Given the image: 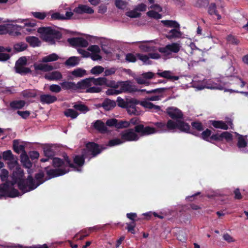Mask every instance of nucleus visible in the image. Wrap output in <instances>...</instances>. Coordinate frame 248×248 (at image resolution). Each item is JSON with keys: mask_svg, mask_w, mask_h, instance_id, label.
<instances>
[{"mask_svg": "<svg viewBox=\"0 0 248 248\" xmlns=\"http://www.w3.org/2000/svg\"><path fill=\"white\" fill-rule=\"evenodd\" d=\"M37 32L40 34L41 38L49 45H54L56 40L60 39L62 37V33L50 27H40Z\"/></svg>", "mask_w": 248, "mask_h": 248, "instance_id": "1", "label": "nucleus"}, {"mask_svg": "<svg viewBox=\"0 0 248 248\" xmlns=\"http://www.w3.org/2000/svg\"><path fill=\"white\" fill-rule=\"evenodd\" d=\"M24 173L22 169L17 167L16 170L14 171L12 175V180L10 181L12 186L15 184L17 185L18 188L23 193H27V178L25 179L24 178Z\"/></svg>", "mask_w": 248, "mask_h": 248, "instance_id": "2", "label": "nucleus"}, {"mask_svg": "<svg viewBox=\"0 0 248 248\" xmlns=\"http://www.w3.org/2000/svg\"><path fill=\"white\" fill-rule=\"evenodd\" d=\"M128 122L129 123V125L130 124L135 125L133 128L135 132L140 134L141 136L153 134L156 131L154 127L149 126H144L143 124H139L140 120L136 117L131 118Z\"/></svg>", "mask_w": 248, "mask_h": 248, "instance_id": "3", "label": "nucleus"}, {"mask_svg": "<svg viewBox=\"0 0 248 248\" xmlns=\"http://www.w3.org/2000/svg\"><path fill=\"white\" fill-rule=\"evenodd\" d=\"M45 173L42 170L39 171L34 175V179L31 175L27 177V192L32 191L36 188L38 186L47 181L46 177L45 178Z\"/></svg>", "mask_w": 248, "mask_h": 248, "instance_id": "4", "label": "nucleus"}, {"mask_svg": "<svg viewBox=\"0 0 248 248\" xmlns=\"http://www.w3.org/2000/svg\"><path fill=\"white\" fill-rule=\"evenodd\" d=\"M85 147L82 151L85 152L89 159L95 157L100 154L103 150V148L99 144L94 142H88L86 144Z\"/></svg>", "mask_w": 248, "mask_h": 248, "instance_id": "5", "label": "nucleus"}, {"mask_svg": "<svg viewBox=\"0 0 248 248\" xmlns=\"http://www.w3.org/2000/svg\"><path fill=\"white\" fill-rule=\"evenodd\" d=\"M14 186H12L10 181H6L3 183L2 194H1V197L15 198L20 195L18 190L13 187Z\"/></svg>", "mask_w": 248, "mask_h": 248, "instance_id": "6", "label": "nucleus"}, {"mask_svg": "<svg viewBox=\"0 0 248 248\" xmlns=\"http://www.w3.org/2000/svg\"><path fill=\"white\" fill-rule=\"evenodd\" d=\"M138 134L133 128H128L121 132L120 135L124 143L138 140L140 137Z\"/></svg>", "mask_w": 248, "mask_h": 248, "instance_id": "7", "label": "nucleus"}, {"mask_svg": "<svg viewBox=\"0 0 248 248\" xmlns=\"http://www.w3.org/2000/svg\"><path fill=\"white\" fill-rule=\"evenodd\" d=\"M181 46L179 44L173 43L171 44L166 45L165 47H159L158 50L161 53L166 55H169L173 53H178L180 50Z\"/></svg>", "mask_w": 248, "mask_h": 248, "instance_id": "8", "label": "nucleus"}, {"mask_svg": "<svg viewBox=\"0 0 248 248\" xmlns=\"http://www.w3.org/2000/svg\"><path fill=\"white\" fill-rule=\"evenodd\" d=\"M233 136L232 135L228 132H223L221 134H213L211 136V139L212 140V143H214V141H222L223 139H225L226 141L230 142L232 140Z\"/></svg>", "mask_w": 248, "mask_h": 248, "instance_id": "9", "label": "nucleus"}, {"mask_svg": "<svg viewBox=\"0 0 248 248\" xmlns=\"http://www.w3.org/2000/svg\"><path fill=\"white\" fill-rule=\"evenodd\" d=\"M69 171V169H52L46 171L47 176L46 180L63 175Z\"/></svg>", "mask_w": 248, "mask_h": 248, "instance_id": "10", "label": "nucleus"}, {"mask_svg": "<svg viewBox=\"0 0 248 248\" xmlns=\"http://www.w3.org/2000/svg\"><path fill=\"white\" fill-rule=\"evenodd\" d=\"M140 104V101L136 99L129 100L128 105L126 107L127 113L130 115H139L140 114L139 108L136 107V105Z\"/></svg>", "mask_w": 248, "mask_h": 248, "instance_id": "11", "label": "nucleus"}, {"mask_svg": "<svg viewBox=\"0 0 248 248\" xmlns=\"http://www.w3.org/2000/svg\"><path fill=\"white\" fill-rule=\"evenodd\" d=\"M67 42L72 46L87 47L88 42L82 37H73L67 39Z\"/></svg>", "mask_w": 248, "mask_h": 248, "instance_id": "12", "label": "nucleus"}, {"mask_svg": "<svg viewBox=\"0 0 248 248\" xmlns=\"http://www.w3.org/2000/svg\"><path fill=\"white\" fill-rule=\"evenodd\" d=\"M181 131L198 136L199 133L195 131L191 130L190 125L183 121H178L177 128Z\"/></svg>", "mask_w": 248, "mask_h": 248, "instance_id": "13", "label": "nucleus"}, {"mask_svg": "<svg viewBox=\"0 0 248 248\" xmlns=\"http://www.w3.org/2000/svg\"><path fill=\"white\" fill-rule=\"evenodd\" d=\"M23 29V27L20 25L14 24L13 23L6 24V29L7 33L9 35L17 36L21 34L20 31Z\"/></svg>", "mask_w": 248, "mask_h": 248, "instance_id": "14", "label": "nucleus"}, {"mask_svg": "<svg viewBox=\"0 0 248 248\" xmlns=\"http://www.w3.org/2000/svg\"><path fill=\"white\" fill-rule=\"evenodd\" d=\"M118 88H119V91L122 93L129 92L132 93L136 92L133 86L131 85L129 81H122L117 82Z\"/></svg>", "mask_w": 248, "mask_h": 248, "instance_id": "15", "label": "nucleus"}, {"mask_svg": "<svg viewBox=\"0 0 248 248\" xmlns=\"http://www.w3.org/2000/svg\"><path fill=\"white\" fill-rule=\"evenodd\" d=\"M167 114L173 119H181L183 118V114L182 111L174 107H170L166 109Z\"/></svg>", "mask_w": 248, "mask_h": 248, "instance_id": "16", "label": "nucleus"}, {"mask_svg": "<svg viewBox=\"0 0 248 248\" xmlns=\"http://www.w3.org/2000/svg\"><path fill=\"white\" fill-rule=\"evenodd\" d=\"M183 33L180 31V28H173L165 34V37L168 40L177 39L182 37Z\"/></svg>", "mask_w": 248, "mask_h": 248, "instance_id": "17", "label": "nucleus"}, {"mask_svg": "<svg viewBox=\"0 0 248 248\" xmlns=\"http://www.w3.org/2000/svg\"><path fill=\"white\" fill-rule=\"evenodd\" d=\"M74 12L78 14H83L84 13L92 14L93 13L94 11L91 7L86 5L80 4L74 9Z\"/></svg>", "mask_w": 248, "mask_h": 248, "instance_id": "18", "label": "nucleus"}, {"mask_svg": "<svg viewBox=\"0 0 248 248\" xmlns=\"http://www.w3.org/2000/svg\"><path fill=\"white\" fill-rule=\"evenodd\" d=\"M57 100V98L54 95L48 94H42L40 96V101L43 104H52Z\"/></svg>", "mask_w": 248, "mask_h": 248, "instance_id": "19", "label": "nucleus"}, {"mask_svg": "<svg viewBox=\"0 0 248 248\" xmlns=\"http://www.w3.org/2000/svg\"><path fill=\"white\" fill-rule=\"evenodd\" d=\"M92 82L90 78H86L78 81L76 84V90H86L91 86Z\"/></svg>", "mask_w": 248, "mask_h": 248, "instance_id": "20", "label": "nucleus"}, {"mask_svg": "<svg viewBox=\"0 0 248 248\" xmlns=\"http://www.w3.org/2000/svg\"><path fill=\"white\" fill-rule=\"evenodd\" d=\"M140 103L141 106L149 110H151L153 112H156L161 109L160 106L155 105L153 103L147 101H140Z\"/></svg>", "mask_w": 248, "mask_h": 248, "instance_id": "21", "label": "nucleus"}, {"mask_svg": "<svg viewBox=\"0 0 248 248\" xmlns=\"http://www.w3.org/2000/svg\"><path fill=\"white\" fill-rule=\"evenodd\" d=\"M33 66L36 71L40 70L43 72H49L53 69V66L48 64H37L36 63H34Z\"/></svg>", "mask_w": 248, "mask_h": 248, "instance_id": "22", "label": "nucleus"}, {"mask_svg": "<svg viewBox=\"0 0 248 248\" xmlns=\"http://www.w3.org/2000/svg\"><path fill=\"white\" fill-rule=\"evenodd\" d=\"M88 158L85 152L82 151V154L80 155H76L74 158V163L78 167H82L85 163V159Z\"/></svg>", "mask_w": 248, "mask_h": 248, "instance_id": "23", "label": "nucleus"}, {"mask_svg": "<svg viewBox=\"0 0 248 248\" xmlns=\"http://www.w3.org/2000/svg\"><path fill=\"white\" fill-rule=\"evenodd\" d=\"M210 123L215 128L223 130H228L229 129V126L227 124L222 121L211 120Z\"/></svg>", "mask_w": 248, "mask_h": 248, "instance_id": "24", "label": "nucleus"}, {"mask_svg": "<svg viewBox=\"0 0 248 248\" xmlns=\"http://www.w3.org/2000/svg\"><path fill=\"white\" fill-rule=\"evenodd\" d=\"M93 127L101 133H105L108 131V128L105 124L100 120H96L93 124Z\"/></svg>", "mask_w": 248, "mask_h": 248, "instance_id": "25", "label": "nucleus"}, {"mask_svg": "<svg viewBox=\"0 0 248 248\" xmlns=\"http://www.w3.org/2000/svg\"><path fill=\"white\" fill-rule=\"evenodd\" d=\"M116 106V102L111 100L109 99H105L100 106L103 107L104 109L107 111L110 110L115 107Z\"/></svg>", "mask_w": 248, "mask_h": 248, "instance_id": "26", "label": "nucleus"}, {"mask_svg": "<svg viewBox=\"0 0 248 248\" xmlns=\"http://www.w3.org/2000/svg\"><path fill=\"white\" fill-rule=\"evenodd\" d=\"M21 162L23 166L28 169H30L32 167V163L30 160L29 157L27 155L26 152L22 153L20 155Z\"/></svg>", "mask_w": 248, "mask_h": 248, "instance_id": "27", "label": "nucleus"}, {"mask_svg": "<svg viewBox=\"0 0 248 248\" xmlns=\"http://www.w3.org/2000/svg\"><path fill=\"white\" fill-rule=\"evenodd\" d=\"M26 41L33 47L39 46L41 44L38 38L35 36H28L26 38Z\"/></svg>", "mask_w": 248, "mask_h": 248, "instance_id": "28", "label": "nucleus"}, {"mask_svg": "<svg viewBox=\"0 0 248 248\" xmlns=\"http://www.w3.org/2000/svg\"><path fill=\"white\" fill-rule=\"evenodd\" d=\"M45 78L49 80H58L62 79V76L60 72L56 71L49 73L48 75H46Z\"/></svg>", "mask_w": 248, "mask_h": 248, "instance_id": "29", "label": "nucleus"}, {"mask_svg": "<svg viewBox=\"0 0 248 248\" xmlns=\"http://www.w3.org/2000/svg\"><path fill=\"white\" fill-rule=\"evenodd\" d=\"M170 71H164L162 72H157L156 75L160 77H162L168 79L177 80L179 79L178 76H171Z\"/></svg>", "mask_w": 248, "mask_h": 248, "instance_id": "30", "label": "nucleus"}, {"mask_svg": "<svg viewBox=\"0 0 248 248\" xmlns=\"http://www.w3.org/2000/svg\"><path fill=\"white\" fill-rule=\"evenodd\" d=\"M52 166L56 169H67L65 167L63 159L59 157H54L53 158Z\"/></svg>", "mask_w": 248, "mask_h": 248, "instance_id": "31", "label": "nucleus"}, {"mask_svg": "<svg viewBox=\"0 0 248 248\" xmlns=\"http://www.w3.org/2000/svg\"><path fill=\"white\" fill-rule=\"evenodd\" d=\"M212 131L207 128L205 130L203 131L202 133L200 135L199 134V136L198 137H200L203 140L208 141L210 143H212V140L211 139V136L212 135Z\"/></svg>", "mask_w": 248, "mask_h": 248, "instance_id": "32", "label": "nucleus"}, {"mask_svg": "<svg viewBox=\"0 0 248 248\" xmlns=\"http://www.w3.org/2000/svg\"><path fill=\"white\" fill-rule=\"evenodd\" d=\"M161 22L166 27L172 28H180V24L175 20H161Z\"/></svg>", "mask_w": 248, "mask_h": 248, "instance_id": "33", "label": "nucleus"}, {"mask_svg": "<svg viewBox=\"0 0 248 248\" xmlns=\"http://www.w3.org/2000/svg\"><path fill=\"white\" fill-rule=\"evenodd\" d=\"M12 22L16 23H23L24 22H25L24 26H22L23 28H24L25 27H34L36 25L35 21L33 19L31 21H29L27 19H18L15 20H13Z\"/></svg>", "mask_w": 248, "mask_h": 248, "instance_id": "34", "label": "nucleus"}, {"mask_svg": "<svg viewBox=\"0 0 248 248\" xmlns=\"http://www.w3.org/2000/svg\"><path fill=\"white\" fill-rule=\"evenodd\" d=\"M60 85L63 90H77L76 84L74 82L64 81L61 83Z\"/></svg>", "mask_w": 248, "mask_h": 248, "instance_id": "35", "label": "nucleus"}, {"mask_svg": "<svg viewBox=\"0 0 248 248\" xmlns=\"http://www.w3.org/2000/svg\"><path fill=\"white\" fill-rule=\"evenodd\" d=\"M26 104L24 100H15L10 103V106L13 109H21L23 108Z\"/></svg>", "mask_w": 248, "mask_h": 248, "instance_id": "36", "label": "nucleus"}, {"mask_svg": "<svg viewBox=\"0 0 248 248\" xmlns=\"http://www.w3.org/2000/svg\"><path fill=\"white\" fill-rule=\"evenodd\" d=\"M13 147L14 151L17 154H19L20 152L22 153L26 152L25 146L23 144H19L17 140H15L13 141Z\"/></svg>", "mask_w": 248, "mask_h": 248, "instance_id": "37", "label": "nucleus"}, {"mask_svg": "<svg viewBox=\"0 0 248 248\" xmlns=\"http://www.w3.org/2000/svg\"><path fill=\"white\" fill-rule=\"evenodd\" d=\"M16 72L21 75H25L31 73V70L29 67L25 66H15Z\"/></svg>", "mask_w": 248, "mask_h": 248, "instance_id": "38", "label": "nucleus"}, {"mask_svg": "<svg viewBox=\"0 0 248 248\" xmlns=\"http://www.w3.org/2000/svg\"><path fill=\"white\" fill-rule=\"evenodd\" d=\"M44 154L45 157H48L50 158H53L55 155V152L52 147L46 146L44 147Z\"/></svg>", "mask_w": 248, "mask_h": 248, "instance_id": "39", "label": "nucleus"}, {"mask_svg": "<svg viewBox=\"0 0 248 248\" xmlns=\"http://www.w3.org/2000/svg\"><path fill=\"white\" fill-rule=\"evenodd\" d=\"M28 45L24 42H19L14 45V50L16 52H19L26 50Z\"/></svg>", "mask_w": 248, "mask_h": 248, "instance_id": "40", "label": "nucleus"}, {"mask_svg": "<svg viewBox=\"0 0 248 248\" xmlns=\"http://www.w3.org/2000/svg\"><path fill=\"white\" fill-rule=\"evenodd\" d=\"M22 95L25 98H34L37 96V91L34 90H25L22 92Z\"/></svg>", "mask_w": 248, "mask_h": 248, "instance_id": "41", "label": "nucleus"}, {"mask_svg": "<svg viewBox=\"0 0 248 248\" xmlns=\"http://www.w3.org/2000/svg\"><path fill=\"white\" fill-rule=\"evenodd\" d=\"M73 108L75 109L78 110V111H80L81 112H82L84 113L87 112V111H89V110H90L89 108L87 106H86L85 105H84L83 104H82L81 102L78 104H75L73 106Z\"/></svg>", "mask_w": 248, "mask_h": 248, "instance_id": "42", "label": "nucleus"}, {"mask_svg": "<svg viewBox=\"0 0 248 248\" xmlns=\"http://www.w3.org/2000/svg\"><path fill=\"white\" fill-rule=\"evenodd\" d=\"M59 59V56L55 53H52L42 59L41 62H48L56 61Z\"/></svg>", "mask_w": 248, "mask_h": 248, "instance_id": "43", "label": "nucleus"}, {"mask_svg": "<svg viewBox=\"0 0 248 248\" xmlns=\"http://www.w3.org/2000/svg\"><path fill=\"white\" fill-rule=\"evenodd\" d=\"M78 59L77 57L73 56L69 58L65 62L66 66H75L78 64Z\"/></svg>", "mask_w": 248, "mask_h": 248, "instance_id": "44", "label": "nucleus"}, {"mask_svg": "<svg viewBox=\"0 0 248 248\" xmlns=\"http://www.w3.org/2000/svg\"><path fill=\"white\" fill-rule=\"evenodd\" d=\"M92 84L93 83L94 85H103L106 83L107 78L105 77H100L98 78H94L93 77L90 78Z\"/></svg>", "mask_w": 248, "mask_h": 248, "instance_id": "45", "label": "nucleus"}, {"mask_svg": "<svg viewBox=\"0 0 248 248\" xmlns=\"http://www.w3.org/2000/svg\"><path fill=\"white\" fill-rule=\"evenodd\" d=\"M72 75L77 78H81L86 74V71L80 68L74 69L71 72Z\"/></svg>", "mask_w": 248, "mask_h": 248, "instance_id": "46", "label": "nucleus"}, {"mask_svg": "<svg viewBox=\"0 0 248 248\" xmlns=\"http://www.w3.org/2000/svg\"><path fill=\"white\" fill-rule=\"evenodd\" d=\"M167 90L166 88H157L155 89L147 91L146 89H141V90H136V91H139L140 92H146L148 94L153 93H161L165 92Z\"/></svg>", "mask_w": 248, "mask_h": 248, "instance_id": "47", "label": "nucleus"}, {"mask_svg": "<svg viewBox=\"0 0 248 248\" xmlns=\"http://www.w3.org/2000/svg\"><path fill=\"white\" fill-rule=\"evenodd\" d=\"M64 115L66 117H71L72 119H75L78 117V113L74 109L68 108L64 111Z\"/></svg>", "mask_w": 248, "mask_h": 248, "instance_id": "48", "label": "nucleus"}, {"mask_svg": "<svg viewBox=\"0 0 248 248\" xmlns=\"http://www.w3.org/2000/svg\"><path fill=\"white\" fill-rule=\"evenodd\" d=\"M248 143L242 135H239L238 138V142L237 145L239 148H245L247 146Z\"/></svg>", "mask_w": 248, "mask_h": 248, "instance_id": "49", "label": "nucleus"}, {"mask_svg": "<svg viewBox=\"0 0 248 248\" xmlns=\"http://www.w3.org/2000/svg\"><path fill=\"white\" fill-rule=\"evenodd\" d=\"M192 129H195L198 131L201 132L203 130V126L202 124L199 121H194L191 124Z\"/></svg>", "mask_w": 248, "mask_h": 248, "instance_id": "50", "label": "nucleus"}, {"mask_svg": "<svg viewBox=\"0 0 248 248\" xmlns=\"http://www.w3.org/2000/svg\"><path fill=\"white\" fill-rule=\"evenodd\" d=\"M129 127V123L127 121L118 120L116 124L117 129L126 128Z\"/></svg>", "mask_w": 248, "mask_h": 248, "instance_id": "51", "label": "nucleus"}, {"mask_svg": "<svg viewBox=\"0 0 248 248\" xmlns=\"http://www.w3.org/2000/svg\"><path fill=\"white\" fill-rule=\"evenodd\" d=\"M147 16L155 19H159L162 18V15L154 10H151L147 12Z\"/></svg>", "mask_w": 248, "mask_h": 248, "instance_id": "52", "label": "nucleus"}, {"mask_svg": "<svg viewBox=\"0 0 248 248\" xmlns=\"http://www.w3.org/2000/svg\"><path fill=\"white\" fill-rule=\"evenodd\" d=\"M125 15L130 18H137L140 17L141 14L138 13L137 10L134 8L133 10L127 12Z\"/></svg>", "mask_w": 248, "mask_h": 248, "instance_id": "53", "label": "nucleus"}, {"mask_svg": "<svg viewBox=\"0 0 248 248\" xmlns=\"http://www.w3.org/2000/svg\"><path fill=\"white\" fill-rule=\"evenodd\" d=\"M31 15L36 18L40 20L44 19L47 16V14L45 12H32Z\"/></svg>", "mask_w": 248, "mask_h": 248, "instance_id": "54", "label": "nucleus"}, {"mask_svg": "<svg viewBox=\"0 0 248 248\" xmlns=\"http://www.w3.org/2000/svg\"><path fill=\"white\" fill-rule=\"evenodd\" d=\"M178 121L177 123L174 122L172 120H169L166 124L167 130H174L177 128Z\"/></svg>", "mask_w": 248, "mask_h": 248, "instance_id": "55", "label": "nucleus"}, {"mask_svg": "<svg viewBox=\"0 0 248 248\" xmlns=\"http://www.w3.org/2000/svg\"><path fill=\"white\" fill-rule=\"evenodd\" d=\"M115 4L118 9H124L127 6L128 2L123 0H116Z\"/></svg>", "mask_w": 248, "mask_h": 248, "instance_id": "56", "label": "nucleus"}, {"mask_svg": "<svg viewBox=\"0 0 248 248\" xmlns=\"http://www.w3.org/2000/svg\"><path fill=\"white\" fill-rule=\"evenodd\" d=\"M123 141L121 138V139L115 138L112 140H110L108 141V145L109 146H114L118 145L121 144L123 143Z\"/></svg>", "mask_w": 248, "mask_h": 248, "instance_id": "57", "label": "nucleus"}, {"mask_svg": "<svg viewBox=\"0 0 248 248\" xmlns=\"http://www.w3.org/2000/svg\"><path fill=\"white\" fill-rule=\"evenodd\" d=\"M27 64V59L26 57H21L16 62L15 66H25Z\"/></svg>", "mask_w": 248, "mask_h": 248, "instance_id": "58", "label": "nucleus"}, {"mask_svg": "<svg viewBox=\"0 0 248 248\" xmlns=\"http://www.w3.org/2000/svg\"><path fill=\"white\" fill-rule=\"evenodd\" d=\"M208 0H196L194 6L198 8L205 7L209 4Z\"/></svg>", "mask_w": 248, "mask_h": 248, "instance_id": "59", "label": "nucleus"}, {"mask_svg": "<svg viewBox=\"0 0 248 248\" xmlns=\"http://www.w3.org/2000/svg\"><path fill=\"white\" fill-rule=\"evenodd\" d=\"M104 69V68L101 66H95L92 68L91 73L93 75H99L103 72Z\"/></svg>", "mask_w": 248, "mask_h": 248, "instance_id": "60", "label": "nucleus"}, {"mask_svg": "<svg viewBox=\"0 0 248 248\" xmlns=\"http://www.w3.org/2000/svg\"><path fill=\"white\" fill-rule=\"evenodd\" d=\"M117 102L118 103V106L122 108H126L129 104V100L125 101L120 97H117Z\"/></svg>", "mask_w": 248, "mask_h": 248, "instance_id": "61", "label": "nucleus"}, {"mask_svg": "<svg viewBox=\"0 0 248 248\" xmlns=\"http://www.w3.org/2000/svg\"><path fill=\"white\" fill-rule=\"evenodd\" d=\"M136 55H137V57H138V58L139 59H140V60L142 61L143 62L146 63L147 64H150V62H149L150 61L149 60V55H143V54H140V53H137L136 54Z\"/></svg>", "mask_w": 248, "mask_h": 248, "instance_id": "62", "label": "nucleus"}, {"mask_svg": "<svg viewBox=\"0 0 248 248\" xmlns=\"http://www.w3.org/2000/svg\"><path fill=\"white\" fill-rule=\"evenodd\" d=\"M2 157L4 160L8 161L12 159L14 156L11 150H7L3 153Z\"/></svg>", "mask_w": 248, "mask_h": 248, "instance_id": "63", "label": "nucleus"}, {"mask_svg": "<svg viewBox=\"0 0 248 248\" xmlns=\"http://www.w3.org/2000/svg\"><path fill=\"white\" fill-rule=\"evenodd\" d=\"M126 230L128 232H131L132 234H135L136 232L135 228L136 227V223L134 222H131L129 223H127Z\"/></svg>", "mask_w": 248, "mask_h": 248, "instance_id": "64", "label": "nucleus"}]
</instances>
